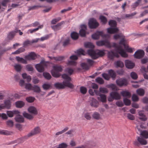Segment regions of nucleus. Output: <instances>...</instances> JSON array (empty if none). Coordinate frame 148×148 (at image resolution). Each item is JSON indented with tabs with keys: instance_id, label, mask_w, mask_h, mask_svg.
Here are the masks:
<instances>
[{
	"instance_id": "nucleus-1",
	"label": "nucleus",
	"mask_w": 148,
	"mask_h": 148,
	"mask_svg": "<svg viewBox=\"0 0 148 148\" xmlns=\"http://www.w3.org/2000/svg\"><path fill=\"white\" fill-rule=\"evenodd\" d=\"M119 45H118L116 44V46L115 47L116 53H114L113 51H111L108 52V57L110 59H112L114 56L118 57L119 56L118 54H119L121 56L124 58H127L128 57V54L124 51L122 48V46L124 47L126 51L128 52L132 53L134 51V48H132L127 45L125 44L124 40H122L119 43Z\"/></svg>"
},
{
	"instance_id": "nucleus-2",
	"label": "nucleus",
	"mask_w": 148,
	"mask_h": 148,
	"mask_svg": "<svg viewBox=\"0 0 148 148\" xmlns=\"http://www.w3.org/2000/svg\"><path fill=\"white\" fill-rule=\"evenodd\" d=\"M62 77L65 81H63L62 83H57L54 84V86L58 88H63L65 87H67L71 88H73L74 85L69 82L71 80L70 77L66 74L62 75Z\"/></svg>"
},
{
	"instance_id": "nucleus-3",
	"label": "nucleus",
	"mask_w": 148,
	"mask_h": 148,
	"mask_svg": "<svg viewBox=\"0 0 148 148\" xmlns=\"http://www.w3.org/2000/svg\"><path fill=\"white\" fill-rule=\"evenodd\" d=\"M108 24L110 27L107 29V33L110 34H113L118 32L119 29L116 27V22L114 20H110Z\"/></svg>"
},
{
	"instance_id": "nucleus-4",
	"label": "nucleus",
	"mask_w": 148,
	"mask_h": 148,
	"mask_svg": "<svg viewBox=\"0 0 148 148\" xmlns=\"http://www.w3.org/2000/svg\"><path fill=\"white\" fill-rule=\"evenodd\" d=\"M88 53L93 59H96L99 56H102L105 54L104 51L99 50L94 51L90 49L88 51Z\"/></svg>"
},
{
	"instance_id": "nucleus-5",
	"label": "nucleus",
	"mask_w": 148,
	"mask_h": 148,
	"mask_svg": "<svg viewBox=\"0 0 148 148\" xmlns=\"http://www.w3.org/2000/svg\"><path fill=\"white\" fill-rule=\"evenodd\" d=\"M96 44L98 46H101L104 45L108 48H111L112 47L115 48L116 46V44L114 43L111 44L108 40L97 41Z\"/></svg>"
},
{
	"instance_id": "nucleus-6",
	"label": "nucleus",
	"mask_w": 148,
	"mask_h": 148,
	"mask_svg": "<svg viewBox=\"0 0 148 148\" xmlns=\"http://www.w3.org/2000/svg\"><path fill=\"white\" fill-rule=\"evenodd\" d=\"M62 70V68L61 66L56 65L53 66V69L51 71V73L53 76L58 77L60 76V75L59 72Z\"/></svg>"
},
{
	"instance_id": "nucleus-7",
	"label": "nucleus",
	"mask_w": 148,
	"mask_h": 148,
	"mask_svg": "<svg viewBox=\"0 0 148 148\" xmlns=\"http://www.w3.org/2000/svg\"><path fill=\"white\" fill-rule=\"evenodd\" d=\"M121 96L116 91L112 92L110 94V96L108 98L109 101H112L114 99L119 100L121 99Z\"/></svg>"
},
{
	"instance_id": "nucleus-8",
	"label": "nucleus",
	"mask_w": 148,
	"mask_h": 148,
	"mask_svg": "<svg viewBox=\"0 0 148 148\" xmlns=\"http://www.w3.org/2000/svg\"><path fill=\"white\" fill-rule=\"evenodd\" d=\"M48 63L42 60L40 63L36 64L35 68L38 72L42 73L44 71V68Z\"/></svg>"
},
{
	"instance_id": "nucleus-9",
	"label": "nucleus",
	"mask_w": 148,
	"mask_h": 148,
	"mask_svg": "<svg viewBox=\"0 0 148 148\" xmlns=\"http://www.w3.org/2000/svg\"><path fill=\"white\" fill-rule=\"evenodd\" d=\"M100 36L102 38H106L108 35L104 34L103 32L102 31L99 32L97 31L92 35V38L94 39L97 40L99 38Z\"/></svg>"
},
{
	"instance_id": "nucleus-10",
	"label": "nucleus",
	"mask_w": 148,
	"mask_h": 148,
	"mask_svg": "<svg viewBox=\"0 0 148 148\" xmlns=\"http://www.w3.org/2000/svg\"><path fill=\"white\" fill-rule=\"evenodd\" d=\"M88 24L90 28L91 29L95 28L99 25V23L96 19L94 18H91L90 19Z\"/></svg>"
},
{
	"instance_id": "nucleus-11",
	"label": "nucleus",
	"mask_w": 148,
	"mask_h": 148,
	"mask_svg": "<svg viewBox=\"0 0 148 148\" xmlns=\"http://www.w3.org/2000/svg\"><path fill=\"white\" fill-rule=\"evenodd\" d=\"M78 59V57L76 55H73L70 57V60H68L67 64L69 65L76 66L77 62L75 60Z\"/></svg>"
},
{
	"instance_id": "nucleus-12",
	"label": "nucleus",
	"mask_w": 148,
	"mask_h": 148,
	"mask_svg": "<svg viewBox=\"0 0 148 148\" xmlns=\"http://www.w3.org/2000/svg\"><path fill=\"white\" fill-rule=\"evenodd\" d=\"M81 29L79 31L80 36L82 37H84L86 34L89 33V32L86 30V26L85 25H82L81 26Z\"/></svg>"
},
{
	"instance_id": "nucleus-13",
	"label": "nucleus",
	"mask_w": 148,
	"mask_h": 148,
	"mask_svg": "<svg viewBox=\"0 0 148 148\" xmlns=\"http://www.w3.org/2000/svg\"><path fill=\"white\" fill-rule=\"evenodd\" d=\"M95 94L99 97H97V99L99 101H100L102 102H105L106 101V96L103 94H100L99 91L95 90Z\"/></svg>"
},
{
	"instance_id": "nucleus-14",
	"label": "nucleus",
	"mask_w": 148,
	"mask_h": 148,
	"mask_svg": "<svg viewBox=\"0 0 148 148\" xmlns=\"http://www.w3.org/2000/svg\"><path fill=\"white\" fill-rule=\"evenodd\" d=\"M89 103L91 106L93 108H97L99 105L98 101L96 99L93 98L90 99Z\"/></svg>"
},
{
	"instance_id": "nucleus-15",
	"label": "nucleus",
	"mask_w": 148,
	"mask_h": 148,
	"mask_svg": "<svg viewBox=\"0 0 148 148\" xmlns=\"http://www.w3.org/2000/svg\"><path fill=\"white\" fill-rule=\"evenodd\" d=\"M144 54L145 52L143 50H138L134 53V55L135 58L140 59L144 56Z\"/></svg>"
},
{
	"instance_id": "nucleus-16",
	"label": "nucleus",
	"mask_w": 148,
	"mask_h": 148,
	"mask_svg": "<svg viewBox=\"0 0 148 148\" xmlns=\"http://www.w3.org/2000/svg\"><path fill=\"white\" fill-rule=\"evenodd\" d=\"M116 83L118 85L120 86H125L127 83V80L124 78L119 79L116 80Z\"/></svg>"
},
{
	"instance_id": "nucleus-17",
	"label": "nucleus",
	"mask_w": 148,
	"mask_h": 148,
	"mask_svg": "<svg viewBox=\"0 0 148 148\" xmlns=\"http://www.w3.org/2000/svg\"><path fill=\"white\" fill-rule=\"evenodd\" d=\"M41 131L40 128L39 126H37L34 128L32 130L31 132L28 134V136L35 135L36 134L39 133Z\"/></svg>"
},
{
	"instance_id": "nucleus-18",
	"label": "nucleus",
	"mask_w": 148,
	"mask_h": 148,
	"mask_svg": "<svg viewBox=\"0 0 148 148\" xmlns=\"http://www.w3.org/2000/svg\"><path fill=\"white\" fill-rule=\"evenodd\" d=\"M36 58L37 56L36 54L32 52L29 53L28 55L25 56V58L27 59V60H34Z\"/></svg>"
},
{
	"instance_id": "nucleus-19",
	"label": "nucleus",
	"mask_w": 148,
	"mask_h": 148,
	"mask_svg": "<svg viewBox=\"0 0 148 148\" xmlns=\"http://www.w3.org/2000/svg\"><path fill=\"white\" fill-rule=\"evenodd\" d=\"M27 111L29 112L34 115H37L38 112L36 107L33 106H30L27 108Z\"/></svg>"
},
{
	"instance_id": "nucleus-20",
	"label": "nucleus",
	"mask_w": 148,
	"mask_h": 148,
	"mask_svg": "<svg viewBox=\"0 0 148 148\" xmlns=\"http://www.w3.org/2000/svg\"><path fill=\"white\" fill-rule=\"evenodd\" d=\"M125 64L126 67L129 69H132L135 66L134 63L128 60H125Z\"/></svg>"
},
{
	"instance_id": "nucleus-21",
	"label": "nucleus",
	"mask_w": 148,
	"mask_h": 148,
	"mask_svg": "<svg viewBox=\"0 0 148 148\" xmlns=\"http://www.w3.org/2000/svg\"><path fill=\"white\" fill-rule=\"evenodd\" d=\"M137 140L139 144L141 145H146L147 144V140L141 136L137 137Z\"/></svg>"
},
{
	"instance_id": "nucleus-22",
	"label": "nucleus",
	"mask_w": 148,
	"mask_h": 148,
	"mask_svg": "<svg viewBox=\"0 0 148 148\" xmlns=\"http://www.w3.org/2000/svg\"><path fill=\"white\" fill-rule=\"evenodd\" d=\"M13 101L14 100L11 98L5 100L4 101V104H3L4 108H6L8 109H9L11 106V101Z\"/></svg>"
},
{
	"instance_id": "nucleus-23",
	"label": "nucleus",
	"mask_w": 148,
	"mask_h": 148,
	"mask_svg": "<svg viewBox=\"0 0 148 148\" xmlns=\"http://www.w3.org/2000/svg\"><path fill=\"white\" fill-rule=\"evenodd\" d=\"M20 112L17 110H14L12 111H7V114L10 117H12L14 114H19Z\"/></svg>"
},
{
	"instance_id": "nucleus-24",
	"label": "nucleus",
	"mask_w": 148,
	"mask_h": 148,
	"mask_svg": "<svg viewBox=\"0 0 148 148\" xmlns=\"http://www.w3.org/2000/svg\"><path fill=\"white\" fill-rule=\"evenodd\" d=\"M16 59L18 62L24 64H26L27 63L26 59H25L23 58L20 57L18 56H17L16 57Z\"/></svg>"
},
{
	"instance_id": "nucleus-25",
	"label": "nucleus",
	"mask_w": 148,
	"mask_h": 148,
	"mask_svg": "<svg viewBox=\"0 0 148 148\" xmlns=\"http://www.w3.org/2000/svg\"><path fill=\"white\" fill-rule=\"evenodd\" d=\"M19 114H16V115L14 118V119L16 122L19 123H22L24 121L23 117L21 115Z\"/></svg>"
},
{
	"instance_id": "nucleus-26",
	"label": "nucleus",
	"mask_w": 148,
	"mask_h": 148,
	"mask_svg": "<svg viewBox=\"0 0 148 148\" xmlns=\"http://www.w3.org/2000/svg\"><path fill=\"white\" fill-rule=\"evenodd\" d=\"M15 106L18 108H21L25 105V103L22 101H18L15 103Z\"/></svg>"
},
{
	"instance_id": "nucleus-27",
	"label": "nucleus",
	"mask_w": 148,
	"mask_h": 148,
	"mask_svg": "<svg viewBox=\"0 0 148 148\" xmlns=\"http://www.w3.org/2000/svg\"><path fill=\"white\" fill-rule=\"evenodd\" d=\"M22 114L24 117L29 120H32L34 118L32 114H30L25 111L23 112Z\"/></svg>"
},
{
	"instance_id": "nucleus-28",
	"label": "nucleus",
	"mask_w": 148,
	"mask_h": 148,
	"mask_svg": "<svg viewBox=\"0 0 148 148\" xmlns=\"http://www.w3.org/2000/svg\"><path fill=\"white\" fill-rule=\"evenodd\" d=\"M82 116L88 120H90L91 119L90 112H84L82 114Z\"/></svg>"
},
{
	"instance_id": "nucleus-29",
	"label": "nucleus",
	"mask_w": 148,
	"mask_h": 148,
	"mask_svg": "<svg viewBox=\"0 0 148 148\" xmlns=\"http://www.w3.org/2000/svg\"><path fill=\"white\" fill-rule=\"evenodd\" d=\"M92 116L95 119L99 120L101 119V117L99 113L97 112H94L93 113Z\"/></svg>"
},
{
	"instance_id": "nucleus-30",
	"label": "nucleus",
	"mask_w": 148,
	"mask_h": 148,
	"mask_svg": "<svg viewBox=\"0 0 148 148\" xmlns=\"http://www.w3.org/2000/svg\"><path fill=\"white\" fill-rule=\"evenodd\" d=\"M121 95L124 98H130L131 96L130 93L127 91H123L121 92Z\"/></svg>"
},
{
	"instance_id": "nucleus-31",
	"label": "nucleus",
	"mask_w": 148,
	"mask_h": 148,
	"mask_svg": "<svg viewBox=\"0 0 148 148\" xmlns=\"http://www.w3.org/2000/svg\"><path fill=\"white\" fill-rule=\"evenodd\" d=\"M138 114L140 116V119L143 121H145L147 119V118L144 115L142 111L140 110L138 111Z\"/></svg>"
},
{
	"instance_id": "nucleus-32",
	"label": "nucleus",
	"mask_w": 148,
	"mask_h": 148,
	"mask_svg": "<svg viewBox=\"0 0 148 148\" xmlns=\"http://www.w3.org/2000/svg\"><path fill=\"white\" fill-rule=\"evenodd\" d=\"M136 92L139 95L143 96L145 95V91L143 89L140 88L136 90Z\"/></svg>"
},
{
	"instance_id": "nucleus-33",
	"label": "nucleus",
	"mask_w": 148,
	"mask_h": 148,
	"mask_svg": "<svg viewBox=\"0 0 148 148\" xmlns=\"http://www.w3.org/2000/svg\"><path fill=\"white\" fill-rule=\"evenodd\" d=\"M14 67L15 70L17 72L21 71L22 66L21 65L19 64H15L14 65Z\"/></svg>"
},
{
	"instance_id": "nucleus-34",
	"label": "nucleus",
	"mask_w": 148,
	"mask_h": 148,
	"mask_svg": "<svg viewBox=\"0 0 148 148\" xmlns=\"http://www.w3.org/2000/svg\"><path fill=\"white\" fill-rule=\"evenodd\" d=\"M32 90L34 92L37 93H39L41 91V89L37 85H35L33 86Z\"/></svg>"
},
{
	"instance_id": "nucleus-35",
	"label": "nucleus",
	"mask_w": 148,
	"mask_h": 148,
	"mask_svg": "<svg viewBox=\"0 0 148 148\" xmlns=\"http://www.w3.org/2000/svg\"><path fill=\"white\" fill-rule=\"evenodd\" d=\"M124 36L121 34H116L114 35V38L116 40H117L118 39H122L121 40L120 42L122 40H124V42H125V40L124 39Z\"/></svg>"
},
{
	"instance_id": "nucleus-36",
	"label": "nucleus",
	"mask_w": 148,
	"mask_h": 148,
	"mask_svg": "<svg viewBox=\"0 0 148 148\" xmlns=\"http://www.w3.org/2000/svg\"><path fill=\"white\" fill-rule=\"evenodd\" d=\"M52 60H54L56 61H61L63 60L64 58V56H58L57 57H49Z\"/></svg>"
},
{
	"instance_id": "nucleus-37",
	"label": "nucleus",
	"mask_w": 148,
	"mask_h": 148,
	"mask_svg": "<svg viewBox=\"0 0 148 148\" xmlns=\"http://www.w3.org/2000/svg\"><path fill=\"white\" fill-rule=\"evenodd\" d=\"M84 46L86 48H89L90 49H93L94 47V45L92 43L90 42H86L84 44Z\"/></svg>"
},
{
	"instance_id": "nucleus-38",
	"label": "nucleus",
	"mask_w": 148,
	"mask_h": 148,
	"mask_svg": "<svg viewBox=\"0 0 148 148\" xmlns=\"http://www.w3.org/2000/svg\"><path fill=\"white\" fill-rule=\"evenodd\" d=\"M140 135L145 138H148V132L145 130L140 132Z\"/></svg>"
},
{
	"instance_id": "nucleus-39",
	"label": "nucleus",
	"mask_w": 148,
	"mask_h": 148,
	"mask_svg": "<svg viewBox=\"0 0 148 148\" xmlns=\"http://www.w3.org/2000/svg\"><path fill=\"white\" fill-rule=\"evenodd\" d=\"M42 87L45 90H49L51 87V85L50 83H45L42 85Z\"/></svg>"
},
{
	"instance_id": "nucleus-40",
	"label": "nucleus",
	"mask_w": 148,
	"mask_h": 148,
	"mask_svg": "<svg viewBox=\"0 0 148 148\" xmlns=\"http://www.w3.org/2000/svg\"><path fill=\"white\" fill-rule=\"evenodd\" d=\"M33 86L29 83H26L25 84V88L27 90H32Z\"/></svg>"
},
{
	"instance_id": "nucleus-41",
	"label": "nucleus",
	"mask_w": 148,
	"mask_h": 148,
	"mask_svg": "<svg viewBox=\"0 0 148 148\" xmlns=\"http://www.w3.org/2000/svg\"><path fill=\"white\" fill-rule=\"evenodd\" d=\"M25 49L23 47H21L16 51H15L12 52V54H18L24 52L25 51Z\"/></svg>"
},
{
	"instance_id": "nucleus-42",
	"label": "nucleus",
	"mask_w": 148,
	"mask_h": 148,
	"mask_svg": "<svg viewBox=\"0 0 148 148\" xmlns=\"http://www.w3.org/2000/svg\"><path fill=\"white\" fill-rule=\"evenodd\" d=\"M25 68L27 71H32L34 70V68L30 64H28L25 66Z\"/></svg>"
},
{
	"instance_id": "nucleus-43",
	"label": "nucleus",
	"mask_w": 148,
	"mask_h": 148,
	"mask_svg": "<svg viewBox=\"0 0 148 148\" xmlns=\"http://www.w3.org/2000/svg\"><path fill=\"white\" fill-rule=\"evenodd\" d=\"M71 36L73 39L76 40L78 38L79 35L77 33L73 32L71 34Z\"/></svg>"
},
{
	"instance_id": "nucleus-44",
	"label": "nucleus",
	"mask_w": 148,
	"mask_h": 148,
	"mask_svg": "<svg viewBox=\"0 0 148 148\" xmlns=\"http://www.w3.org/2000/svg\"><path fill=\"white\" fill-rule=\"evenodd\" d=\"M129 98H124L123 101L125 105L129 106L131 103V100L128 99Z\"/></svg>"
},
{
	"instance_id": "nucleus-45",
	"label": "nucleus",
	"mask_w": 148,
	"mask_h": 148,
	"mask_svg": "<svg viewBox=\"0 0 148 148\" xmlns=\"http://www.w3.org/2000/svg\"><path fill=\"white\" fill-rule=\"evenodd\" d=\"M62 24V23H59L56 25L53 26L52 28L55 31L58 30L61 28Z\"/></svg>"
},
{
	"instance_id": "nucleus-46",
	"label": "nucleus",
	"mask_w": 148,
	"mask_h": 148,
	"mask_svg": "<svg viewBox=\"0 0 148 148\" xmlns=\"http://www.w3.org/2000/svg\"><path fill=\"white\" fill-rule=\"evenodd\" d=\"M6 123L7 125L10 127H12L14 125V122L12 120H8L6 121Z\"/></svg>"
},
{
	"instance_id": "nucleus-47",
	"label": "nucleus",
	"mask_w": 148,
	"mask_h": 148,
	"mask_svg": "<svg viewBox=\"0 0 148 148\" xmlns=\"http://www.w3.org/2000/svg\"><path fill=\"white\" fill-rule=\"evenodd\" d=\"M106 87L108 88H111L112 90H117L116 86L114 84H111L108 85L106 86Z\"/></svg>"
},
{
	"instance_id": "nucleus-48",
	"label": "nucleus",
	"mask_w": 148,
	"mask_h": 148,
	"mask_svg": "<svg viewBox=\"0 0 148 148\" xmlns=\"http://www.w3.org/2000/svg\"><path fill=\"white\" fill-rule=\"evenodd\" d=\"M109 75L113 79H114L116 76L115 73L112 70H110L109 71Z\"/></svg>"
},
{
	"instance_id": "nucleus-49",
	"label": "nucleus",
	"mask_w": 148,
	"mask_h": 148,
	"mask_svg": "<svg viewBox=\"0 0 148 148\" xmlns=\"http://www.w3.org/2000/svg\"><path fill=\"white\" fill-rule=\"evenodd\" d=\"M68 146V145L67 143H62L59 144L57 148H66Z\"/></svg>"
},
{
	"instance_id": "nucleus-50",
	"label": "nucleus",
	"mask_w": 148,
	"mask_h": 148,
	"mask_svg": "<svg viewBox=\"0 0 148 148\" xmlns=\"http://www.w3.org/2000/svg\"><path fill=\"white\" fill-rule=\"evenodd\" d=\"M43 25H41L39 26L38 27L32 29H29L28 30V33H32L37 31L39 29L42 28L43 27Z\"/></svg>"
},
{
	"instance_id": "nucleus-51",
	"label": "nucleus",
	"mask_w": 148,
	"mask_h": 148,
	"mask_svg": "<svg viewBox=\"0 0 148 148\" xmlns=\"http://www.w3.org/2000/svg\"><path fill=\"white\" fill-rule=\"evenodd\" d=\"M99 92L102 93H106L108 92L107 89L104 87H100L99 88Z\"/></svg>"
},
{
	"instance_id": "nucleus-52",
	"label": "nucleus",
	"mask_w": 148,
	"mask_h": 148,
	"mask_svg": "<svg viewBox=\"0 0 148 148\" xmlns=\"http://www.w3.org/2000/svg\"><path fill=\"white\" fill-rule=\"evenodd\" d=\"M99 19L101 22L104 24H105L107 22V19L106 18L103 16L101 15L99 17Z\"/></svg>"
},
{
	"instance_id": "nucleus-53",
	"label": "nucleus",
	"mask_w": 148,
	"mask_h": 148,
	"mask_svg": "<svg viewBox=\"0 0 148 148\" xmlns=\"http://www.w3.org/2000/svg\"><path fill=\"white\" fill-rule=\"evenodd\" d=\"M43 74L44 77L47 79H50L51 77L50 74L47 72H44Z\"/></svg>"
},
{
	"instance_id": "nucleus-54",
	"label": "nucleus",
	"mask_w": 148,
	"mask_h": 148,
	"mask_svg": "<svg viewBox=\"0 0 148 148\" xmlns=\"http://www.w3.org/2000/svg\"><path fill=\"white\" fill-rule=\"evenodd\" d=\"M115 64L117 67L122 68L124 66V64L120 61H117L115 63Z\"/></svg>"
},
{
	"instance_id": "nucleus-55",
	"label": "nucleus",
	"mask_w": 148,
	"mask_h": 148,
	"mask_svg": "<svg viewBox=\"0 0 148 148\" xmlns=\"http://www.w3.org/2000/svg\"><path fill=\"white\" fill-rule=\"evenodd\" d=\"M137 128L138 130L140 132L142 131L141 129L145 128V127L144 126V124L143 123H141L140 125H137Z\"/></svg>"
},
{
	"instance_id": "nucleus-56",
	"label": "nucleus",
	"mask_w": 148,
	"mask_h": 148,
	"mask_svg": "<svg viewBox=\"0 0 148 148\" xmlns=\"http://www.w3.org/2000/svg\"><path fill=\"white\" fill-rule=\"evenodd\" d=\"M76 53L78 55H84L85 53V51L82 49L77 50L76 51Z\"/></svg>"
},
{
	"instance_id": "nucleus-57",
	"label": "nucleus",
	"mask_w": 148,
	"mask_h": 148,
	"mask_svg": "<svg viewBox=\"0 0 148 148\" xmlns=\"http://www.w3.org/2000/svg\"><path fill=\"white\" fill-rule=\"evenodd\" d=\"M68 129L67 128H66L61 131L57 132L56 133L55 135L56 136H59V135L61 134L62 133L65 132L68 130Z\"/></svg>"
},
{
	"instance_id": "nucleus-58",
	"label": "nucleus",
	"mask_w": 148,
	"mask_h": 148,
	"mask_svg": "<svg viewBox=\"0 0 148 148\" xmlns=\"http://www.w3.org/2000/svg\"><path fill=\"white\" fill-rule=\"evenodd\" d=\"M35 99V98L34 97H27L26 98V100L29 103L33 102Z\"/></svg>"
},
{
	"instance_id": "nucleus-59",
	"label": "nucleus",
	"mask_w": 148,
	"mask_h": 148,
	"mask_svg": "<svg viewBox=\"0 0 148 148\" xmlns=\"http://www.w3.org/2000/svg\"><path fill=\"white\" fill-rule=\"evenodd\" d=\"M130 76L131 78L134 79H136L138 78V76L137 74L134 72H132L131 73Z\"/></svg>"
},
{
	"instance_id": "nucleus-60",
	"label": "nucleus",
	"mask_w": 148,
	"mask_h": 148,
	"mask_svg": "<svg viewBox=\"0 0 148 148\" xmlns=\"http://www.w3.org/2000/svg\"><path fill=\"white\" fill-rule=\"evenodd\" d=\"M132 99L134 101H137L139 100V98L137 95L134 94L132 96Z\"/></svg>"
},
{
	"instance_id": "nucleus-61",
	"label": "nucleus",
	"mask_w": 148,
	"mask_h": 148,
	"mask_svg": "<svg viewBox=\"0 0 148 148\" xmlns=\"http://www.w3.org/2000/svg\"><path fill=\"white\" fill-rule=\"evenodd\" d=\"M96 81L99 84H103L104 83V81L100 77H98L97 78L96 80Z\"/></svg>"
},
{
	"instance_id": "nucleus-62",
	"label": "nucleus",
	"mask_w": 148,
	"mask_h": 148,
	"mask_svg": "<svg viewBox=\"0 0 148 148\" xmlns=\"http://www.w3.org/2000/svg\"><path fill=\"white\" fill-rule=\"evenodd\" d=\"M66 72L68 73L69 75H71L73 72V70L70 68H67L66 69Z\"/></svg>"
},
{
	"instance_id": "nucleus-63",
	"label": "nucleus",
	"mask_w": 148,
	"mask_h": 148,
	"mask_svg": "<svg viewBox=\"0 0 148 148\" xmlns=\"http://www.w3.org/2000/svg\"><path fill=\"white\" fill-rule=\"evenodd\" d=\"M82 68L85 69H88L89 68V66L85 63H82L81 64Z\"/></svg>"
},
{
	"instance_id": "nucleus-64",
	"label": "nucleus",
	"mask_w": 148,
	"mask_h": 148,
	"mask_svg": "<svg viewBox=\"0 0 148 148\" xmlns=\"http://www.w3.org/2000/svg\"><path fill=\"white\" fill-rule=\"evenodd\" d=\"M39 81L38 78L36 77H34L32 79V82L34 84H37L39 82Z\"/></svg>"
}]
</instances>
